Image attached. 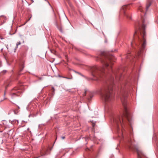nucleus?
I'll use <instances>...</instances> for the list:
<instances>
[{"instance_id":"nucleus-1","label":"nucleus","mask_w":158,"mask_h":158,"mask_svg":"<svg viewBox=\"0 0 158 158\" xmlns=\"http://www.w3.org/2000/svg\"><path fill=\"white\" fill-rule=\"evenodd\" d=\"M114 58V56H102L99 58L102 66L101 68L96 66L92 67L91 69L92 75L94 77H100L101 74L104 73L105 68L108 70L111 69V66L110 62L113 61Z\"/></svg>"},{"instance_id":"nucleus-2","label":"nucleus","mask_w":158,"mask_h":158,"mask_svg":"<svg viewBox=\"0 0 158 158\" xmlns=\"http://www.w3.org/2000/svg\"><path fill=\"white\" fill-rule=\"evenodd\" d=\"M110 85L105 87L100 92L102 99L105 102H110L113 100V97L111 93L112 86L113 83V78H111L110 80Z\"/></svg>"},{"instance_id":"nucleus-3","label":"nucleus","mask_w":158,"mask_h":158,"mask_svg":"<svg viewBox=\"0 0 158 158\" xmlns=\"http://www.w3.org/2000/svg\"><path fill=\"white\" fill-rule=\"evenodd\" d=\"M127 98V93L126 92H122L121 93V99L122 101V103L124 107V116L126 118V119L128 120V121L130 123L131 121V115L128 111L126 106V100Z\"/></svg>"},{"instance_id":"nucleus-4","label":"nucleus","mask_w":158,"mask_h":158,"mask_svg":"<svg viewBox=\"0 0 158 158\" xmlns=\"http://www.w3.org/2000/svg\"><path fill=\"white\" fill-rule=\"evenodd\" d=\"M146 34L144 31L140 33V35L138 37V40L141 44L142 50L144 49L146 46Z\"/></svg>"},{"instance_id":"nucleus-5","label":"nucleus","mask_w":158,"mask_h":158,"mask_svg":"<svg viewBox=\"0 0 158 158\" xmlns=\"http://www.w3.org/2000/svg\"><path fill=\"white\" fill-rule=\"evenodd\" d=\"M57 27L61 32L63 33V26L61 25H60L59 26H57Z\"/></svg>"},{"instance_id":"nucleus-6","label":"nucleus","mask_w":158,"mask_h":158,"mask_svg":"<svg viewBox=\"0 0 158 158\" xmlns=\"http://www.w3.org/2000/svg\"><path fill=\"white\" fill-rule=\"evenodd\" d=\"M151 5V3L150 2H148V3L146 5V11H147L149 8V7Z\"/></svg>"},{"instance_id":"nucleus-7","label":"nucleus","mask_w":158,"mask_h":158,"mask_svg":"<svg viewBox=\"0 0 158 158\" xmlns=\"http://www.w3.org/2000/svg\"><path fill=\"white\" fill-rule=\"evenodd\" d=\"M11 96L12 98H14L15 96H17V94L16 93H13L11 94Z\"/></svg>"},{"instance_id":"nucleus-8","label":"nucleus","mask_w":158,"mask_h":158,"mask_svg":"<svg viewBox=\"0 0 158 158\" xmlns=\"http://www.w3.org/2000/svg\"><path fill=\"white\" fill-rule=\"evenodd\" d=\"M138 9L141 12H142L143 11V8L141 6H140L139 7Z\"/></svg>"},{"instance_id":"nucleus-9","label":"nucleus","mask_w":158,"mask_h":158,"mask_svg":"<svg viewBox=\"0 0 158 158\" xmlns=\"http://www.w3.org/2000/svg\"><path fill=\"white\" fill-rule=\"evenodd\" d=\"M21 43L20 42H17L16 44V48H17L18 47V46L20 45L21 44Z\"/></svg>"},{"instance_id":"nucleus-10","label":"nucleus","mask_w":158,"mask_h":158,"mask_svg":"<svg viewBox=\"0 0 158 158\" xmlns=\"http://www.w3.org/2000/svg\"><path fill=\"white\" fill-rule=\"evenodd\" d=\"M131 142L130 141H129L128 142V145H129V146H130V145H131ZM131 147L129 146V148H131Z\"/></svg>"},{"instance_id":"nucleus-11","label":"nucleus","mask_w":158,"mask_h":158,"mask_svg":"<svg viewBox=\"0 0 158 158\" xmlns=\"http://www.w3.org/2000/svg\"><path fill=\"white\" fill-rule=\"evenodd\" d=\"M30 19H31V17H30V18H29V19L28 20H27L26 21V22L24 24H24H26L27 22H28V21L30 20Z\"/></svg>"},{"instance_id":"nucleus-12","label":"nucleus","mask_w":158,"mask_h":158,"mask_svg":"<svg viewBox=\"0 0 158 158\" xmlns=\"http://www.w3.org/2000/svg\"><path fill=\"white\" fill-rule=\"evenodd\" d=\"M137 33V31H135V33H134V38H135V35H136V34Z\"/></svg>"},{"instance_id":"nucleus-13","label":"nucleus","mask_w":158,"mask_h":158,"mask_svg":"<svg viewBox=\"0 0 158 158\" xmlns=\"http://www.w3.org/2000/svg\"><path fill=\"white\" fill-rule=\"evenodd\" d=\"M122 123H124V119H123V118H122Z\"/></svg>"},{"instance_id":"nucleus-14","label":"nucleus","mask_w":158,"mask_h":158,"mask_svg":"<svg viewBox=\"0 0 158 158\" xmlns=\"http://www.w3.org/2000/svg\"><path fill=\"white\" fill-rule=\"evenodd\" d=\"M62 77L65 78H66V79H71V78H68V77Z\"/></svg>"},{"instance_id":"nucleus-15","label":"nucleus","mask_w":158,"mask_h":158,"mask_svg":"<svg viewBox=\"0 0 158 158\" xmlns=\"http://www.w3.org/2000/svg\"><path fill=\"white\" fill-rule=\"evenodd\" d=\"M86 91H85V93H84V94H83V95L84 96H85V95H86Z\"/></svg>"},{"instance_id":"nucleus-16","label":"nucleus","mask_w":158,"mask_h":158,"mask_svg":"<svg viewBox=\"0 0 158 158\" xmlns=\"http://www.w3.org/2000/svg\"><path fill=\"white\" fill-rule=\"evenodd\" d=\"M61 138L62 139H64L65 138V137L64 136H62Z\"/></svg>"},{"instance_id":"nucleus-17","label":"nucleus","mask_w":158,"mask_h":158,"mask_svg":"<svg viewBox=\"0 0 158 158\" xmlns=\"http://www.w3.org/2000/svg\"><path fill=\"white\" fill-rule=\"evenodd\" d=\"M88 137H86V138H85V139L86 140L88 139Z\"/></svg>"},{"instance_id":"nucleus-18","label":"nucleus","mask_w":158,"mask_h":158,"mask_svg":"<svg viewBox=\"0 0 158 158\" xmlns=\"http://www.w3.org/2000/svg\"><path fill=\"white\" fill-rule=\"evenodd\" d=\"M119 122H120V123L121 124H122V123H122V122H121V120H119Z\"/></svg>"},{"instance_id":"nucleus-19","label":"nucleus","mask_w":158,"mask_h":158,"mask_svg":"<svg viewBox=\"0 0 158 158\" xmlns=\"http://www.w3.org/2000/svg\"><path fill=\"white\" fill-rule=\"evenodd\" d=\"M48 3L50 5V3H49V2H48Z\"/></svg>"},{"instance_id":"nucleus-20","label":"nucleus","mask_w":158,"mask_h":158,"mask_svg":"<svg viewBox=\"0 0 158 158\" xmlns=\"http://www.w3.org/2000/svg\"><path fill=\"white\" fill-rule=\"evenodd\" d=\"M139 158H141L140 156H139Z\"/></svg>"},{"instance_id":"nucleus-21","label":"nucleus","mask_w":158,"mask_h":158,"mask_svg":"<svg viewBox=\"0 0 158 158\" xmlns=\"http://www.w3.org/2000/svg\"><path fill=\"white\" fill-rule=\"evenodd\" d=\"M27 130H29V128H28Z\"/></svg>"},{"instance_id":"nucleus-22","label":"nucleus","mask_w":158,"mask_h":158,"mask_svg":"<svg viewBox=\"0 0 158 158\" xmlns=\"http://www.w3.org/2000/svg\"><path fill=\"white\" fill-rule=\"evenodd\" d=\"M78 74H80L79 73H77Z\"/></svg>"}]
</instances>
